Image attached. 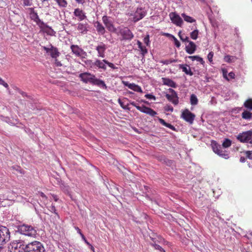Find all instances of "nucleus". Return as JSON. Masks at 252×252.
I'll use <instances>...</instances> for the list:
<instances>
[{"label":"nucleus","instance_id":"1","mask_svg":"<svg viewBox=\"0 0 252 252\" xmlns=\"http://www.w3.org/2000/svg\"><path fill=\"white\" fill-rule=\"evenodd\" d=\"M23 249L25 252H44L45 251L41 243L36 241L26 244Z\"/></svg>","mask_w":252,"mask_h":252},{"label":"nucleus","instance_id":"2","mask_svg":"<svg viewBox=\"0 0 252 252\" xmlns=\"http://www.w3.org/2000/svg\"><path fill=\"white\" fill-rule=\"evenodd\" d=\"M18 231L22 235L31 237H35L37 232L35 228L32 225L23 224L18 227Z\"/></svg>","mask_w":252,"mask_h":252},{"label":"nucleus","instance_id":"3","mask_svg":"<svg viewBox=\"0 0 252 252\" xmlns=\"http://www.w3.org/2000/svg\"><path fill=\"white\" fill-rule=\"evenodd\" d=\"M115 33L122 36V40L130 41L134 37L133 34L127 27L119 26L117 28L116 32Z\"/></svg>","mask_w":252,"mask_h":252},{"label":"nucleus","instance_id":"4","mask_svg":"<svg viewBox=\"0 0 252 252\" xmlns=\"http://www.w3.org/2000/svg\"><path fill=\"white\" fill-rule=\"evenodd\" d=\"M146 14V10L142 7H137L136 10L127 14L129 16L132 17V21L135 23L143 19Z\"/></svg>","mask_w":252,"mask_h":252},{"label":"nucleus","instance_id":"5","mask_svg":"<svg viewBox=\"0 0 252 252\" xmlns=\"http://www.w3.org/2000/svg\"><path fill=\"white\" fill-rule=\"evenodd\" d=\"M236 138L240 142L250 144L252 146V129L239 133Z\"/></svg>","mask_w":252,"mask_h":252},{"label":"nucleus","instance_id":"6","mask_svg":"<svg viewBox=\"0 0 252 252\" xmlns=\"http://www.w3.org/2000/svg\"><path fill=\"white\" fill-rule=\"evenodd\" d=\"M10 234L9 229L5 226H0V246H2L10 240Z\"/></svg>","mask_w":252,"mask_h":252},{"label":"nucleus","instance_id":"7","mask_svg":"<svg viewBox=\"0 0 252 252\" xmlns=\"http://www.w3.org/2000/svg\"><path fill=\"white\" fill-rule=\"evenodd\" d=\"M102 20L106 28L109 32H116L117 28L114 27L110 17L106 15L103 16L102 18Z\"/></svg>","mask_w":252,"mask_h":252},{"label":"nucleus","instance_id":"8","mask_svg":"<svg viewBox=\"0 0 252 252\" xmlns=\"http://www.w3.org/2000/svg\"><path fill=\"white\" fill-rule=\"evenodd\" d=\"M72 52L75 56L82 59H85L87 56V53L78 45H72L70 47Z\"/></svg>","mask_w":252,"mask_h":252},{"label":"nucleus","instance_id":"9","mask_svg":"<svg viewBox=\"0 0 252 252\" xmlns=\"http://www.w3.org/2000/svg\"><path fill=\"white\" fill-rule=\"evenodd\" d=\"M106 62L107 60L104 59L102 60H99L98 59H96L94 62H92L91 60H87L85 62L86 64L92 63V65L91 67H93V65L96 66L98 69H102L103 70H105L106 69Z\"/></svg>","mask_w":252,"mask_h":252},{"label":"nucleus","instance_id":"10","mask_svg":"<svg viewBox=\"0 0 252 252\" xmlns=\"http://www.w3.org/2000/svg\"><path fill=\"white\" fill-rule=\"evenodd\" d=\"M170 94H167L165 95L166 98L173 104L176 105L179 103V98L177 93L172 89H169Z\"/></svg>","mask_w":252,"mask_h":252},{"label":"nucleus","instance_id":"11","mask_svg":"<svg viewBox=\"0 0 252 252\" xmlns=\"http://www.w3.org/2000/svg\"><path fill=\"white\" fill-rule=\"evenodd\" d=\"M212 149L213 151L220 157L225 159L229 158L228 154L225 151H223L221 150L220 146L218 145L217 143H214L212 144Z\"/></svg>","mask_w":252,"mask_h":252},{"label":"nucleus","instance_id":"12","mask_svg":"<svg viewBox=\"0 0 252 252\" xmlns=\"http://www.w3.org/2000/svg\"><path fill=\"white\" fill-rule=\"evenodd\" d=\"M81 81L85 83H91L92 84L93 80L95 77V75L92 74L89 72H84L80 73L79 75Z\"/></svg>","mask_w":252,"mask_h":252},{"label":"nucleus","instance_id":"13","mask_svg":"<svg viewBox=\"0 0 252 252\" xmlns=\"http://www.w3.org/2000/svg\"><path fill=\"white\" fill-rule=\"evenodd\" d=\"M107 45L102 42H99L95 46V50L97 52V57L104 58L105 57V51Z\"/></svg>","mask_w":252,"mask_h":252},{"label":"nucleus","instance_id":"14","mask_svg":"<svg viewBox=\"0 0 252 252\" xmlns=\"http://www.w3.org/2000/svg\"><path fill=\"white\" fill-rule=\"evenodd\" d=\"M181 118L189 124H192L194 121L195 115L191 113L188 109H186L182 112Z\"/></svg>","mask_w":252,"mask_h":252},{"label":"nucleus","instance_id":"15","mask_svg":"<svg viewBox=\"0 0 252 252\" xmlns=\"http://www.w3.org/2000/svg\"><path fill=\"white\" fill-rule=\"evenodd\" d=\"M169 17L172 22L177 26L182 27L183 21L180 16L175 12H171L169 14Z\"/></svg>","mask_w":252,"mask_h":252},{"label":"nucleus","instance_id":"16","mask_svg":"<svg viewBox=\"0 0 252 252\" xmlns=\"http://www.w3.org/2000/svg\"><path fill=\"white\" fill-rule=\"evenodd\" d=\"M136 109L141 112L149 115L152 117H154L157 114V113L153 109L144 105L136 107Z\"/></svg>","mask_w":252,"mask_h":252},{"label":"nucleus","instance_id":"17","mask_svg":"<svg viewBox=\"0 0 252 252\" xmlns=\"http://www.w3.org/2000/svg\"><path fill=\"white\" fill-rule=\"evenodd\" d=\"M73 15L77 17V20L79 21H83L87 18L85 12L79 8L74 9Z\"/></svg>","mask_w":252,"mask_h":252},{"label":"nucleus","instance_id":"18","mask_svg":"<svg viewBox=\"0 0 252 252\" xmlns=\"http://www.w3.org/2000/svg\"><path fill=\"white\" fill-rule=\"evenodd\" d=\"M30 17L32 20L36 22L39 26H40L41 25H44V22L39 19L37 12L34 11L33 8H30Z\"/></svg>","mask_w":252,"mask_h":252},{"label":"nucleus","instance_id":"19","mask_svg":"<svg viewBox=\"0 0 252 252\" xmlns=\"http://www.w3.org/2000/svg\"><path fill=\"white\" fill-rule=\"evenodd\" d=\"M89 28V25L87 23H79L77 24V29L81 34H84L88 32Z\"/></svg>","mask_w":252,"mask_h":252},{"label":"nucleus","instance_id":"20","mask_svg":"<svg viewBox=\"0 0 252 252\" xmlns=\"http://www.w3.org/2000/svg\"><path fill=\"white\" fill-rule=\"evenodd\" d=\"M196 49V46L192 41H189V44L186 46V51L189 54L194 53Z\"/></svg>","mask_w":252,"mask_h":252},{"label":"nucleus","instance_id":"21","mask_svg":"<svg viewBox=\"0 0 252 252\" xmlns=\"http://www.w3.org/2000/svg\"><path fill=\"white\" fill-rule=\"evenodd\" d=\"M94 26L99 34L103 35L105 32V29L104 26L98 21H96L94 24Z\"/></svg>","mask_w":252,"mask_h":252},{"label":"nucleus","instance_id":"22","mask_svg":"<svg viewBox=\"0 0 252 252\" xmlns=\"http://www.w3.org/2000/svg\"><path fill=\"white\" fill-rule=\"evenodd\" d=\"M180 69H181L182 71L185 72L186 74L190 76L193 75V72L191 71L190 67L187 64H180L178 65Z\"/></svg>","mask_w":252,"mask_h":252},{"label":"nucleus","instance_id":"23","mask_svg":"<svg viewBox=\"0 0 252 252\" xmlns=\"http://www.w3.org/2000/svg\"><path fill=\"white\" fill-rule=\"evenodd\" d=\"M163 84L172 88H176L177 85L172 80L168 78H162Z\"/></svg>","mask_w":252,"mask_h":252},{"label":"nucleus","instance_id":"24","mask_svg":"<svg viewBox=\"0 0 252 252\" xmlns=\"http://www.w3.org/2000/svg\"><path fill=\"white\" fill-rule=\"evenodd\" d=\"M49 54L53 59H56L60 55V53L59 52L57 48L51 46V50Z\"/></svg>","mask_w":252,"mask_h":252},{"label":"nucleus","instance_id":"25","mask_svg":"<svg viewBox=\"0 0 252 252\" xmlns=\"http://www.w3.org/2000/svg\"><path fill=\"white\" fill-rule=\"evenodd\" d=\"M93 85H96L99 87H102L103 88L106 89L107 86L105 83V82L99 79L96 78L95 77H94L93 82L92 83Z\"/></svg>","mask_w":252,"mask_h":252},{"label":"nucleus","instance_id":"26","mask_svg":"<svg viewBox=\"0 0 252 252\" xmlns=\"http://www.w3.org/2000/svg\"><path fill=\"white\" fill-rule=\"evenodd\" d=\"M237 57L233 56L225 55L224 57V61L228 63H234L237 60Z\"/></svg>","mask_w":252,"mask_h":252},{"label":"nucleus","instance_id":"27","mask_svg":"<svg viewBox=\"0 0 252 252\" xmlns=\"http://www.w3.org/2000/svg\"><path fill=\"white\" fill-rule=\"evenodd\" d=\"M188 58L192 61H196L200 62L202 65H204L205 64V62L203 61V59L199 56H189Z\"/></svg>","mask_w":252,"mask_h":252},{"label":"nucleus","instance_id":"28","mask_svg":"<svg viewBox=\"0 0 252 252\" xmlns=\"http://www.w3.org/2000/svg\"><path fill=\"white\" fill-rule=\"evenodd\" d=\"M181 15L184 18V20L187 22L192 23L195 22V20L194 18L187 15L185 13H182Z\"/></svg>","mask_w":252,"mask_h":252},{"label":"nucleus","instance_id":"29","mask_svg":"<svg viewBox=\"0 0 252 252\" xmlns=\"http://www.w3.org/2000/svg\"><path fill=\"white\" fill-rule=\"evenodd\" d=\"M61 8H66L68 3L66 0H54Z\"/></svg>","mask_w":252,"mask_h":252},{"label":"nucleus","instance_id":"30","mask_svg":"<svg viewBox=\"0 0 252 252\" xmlns=\"http://www.w3.org/2000/svg\"><path fill=\"white\" fill-rule=\"evenodd\" d=\"M242 117L244 119L250 120L252 117V113L248 111H244L242 114Z\"/></svg>","mask_w":252,"mask_h":252},{"label":"nucleus","instance_id":"31","mask_svg":"<svg viewBox=\"0 0 252 252\" xmlns=\"http://www.w3.org/2000/svg\"><path fill=\"white\" fill-rule=\"evenodd\" d=\"M198 102L197 96L194 94H192L190 97V102L191 105H196Z\"/></svg>","mask_w":252,"mask_h":252},{"label":"nucleus","instance_id":"32","mask_svg":"<svg viewBox=\"0 0 252 252\" xmlns=\"http://www.w3.org/2000/svg\"><path fill=\"white\" fill-rule=\"evenodd\" d=\"M123 84L125 86L127 87L129 89L134 91V88H135L136 86H137L136 84L134 83H129L127 81H123Z\"/></svg>","mask_w":252,"mask_h":252},{"label":"nucleus","instance_id":"33","mask_svg":"<svg viewBox=\"0 0 252 252\" xmlns=\"http://www.w3.org/2000/svg\"><path fill=\"white\" fill-rule=\"evenodd\" d=\"M177 60L175 59H169V60H162L160 62V63L163 64L168 65L173 63L177 62Z\"/></svg>","mask_w":252,"mask_h":252},{"label":"nucleus","instance_id":"34","mask_svg":"<svg viewBox=\"0 0 252 252\" xmlns=\"http://www.w3.org/2000/svg\"><path fill=\"white\" fill-rule=\"evenodd\" d=\"M244 106L248 109L252 110V99H249L246 101L244 103Z\"/></svg>","mask_w":252,"mask_h":252},{"label":"nucleus","instance_id":"35","mask_svg":"<svg viewBox=\"0 0 252 252\" xmlns=\"http://www.w3.org/2000/svg\"><path fill=\"white\" fill-rule=\"evenodd\" d=\"M198 31L197 30H195L191 32L190 34V37L193 40H196L198 37Z\"/></svg>","mask_w":252,"mask_h":252},{"label":"nucleus","instance_id":"36","mask_svg":"<svg viewBox=\"0 0 252 252\" xmlns=\"http://www.w3.org/2000/svg\"><path fill=\"white\" fill-rule=\"evenodd\" d=\"M231 145V141L228 139H225L222 143V146L224 148H228Z\"/></svg>","mask_w":252,"mask_h":252},{"label":"nucleus","instance_id":"37","mask_svg":"<svg viewBox=\"0 0 252 252\" xmlns=\"http://www.w3.org/2000/svg\"><path fill=\"white\" fill-rule=\"evenodd\" d=\"M139 49L141 52V54L143 55V56H144L148 52L146 47L143 45H142L141 47H139Z\"/></svg>","mask_w":252,"mask_h":252},{"label":"nucleus","instance_id":"38","mask_svg":"<svg viewBox=\"0 0 252 252\" xmlns=\"http://www.w3.org/2000/svg\"><path fill=\"white\" fill-rule=\"evenodd\" d=\"M24 6H30L32 5V0H22Z\"/></svg>","mask_w":252,"mask_h":252},{"label":"nucleus","instance_id":"39","mask_svg":"<svg viewBox=\"0 0 252 252\" xmlns=\"http://www.w3.org/2000/svg\"><path fill=\"white\" fill-rule=\"evenodd\" d=\"M179 35L180 36V38L181 40H182L183 42H189V41L188 40L189 37L187 36H183L181 34V33H179Z\"/></svg>","mask_w":252,"mask_h":252},{"label":"nucleus","instance_id":"40","mask_svg":"<svg viewBox=\"0 0 252 252\" xmlns=\"http://www.w3.org/2000/svg\"><path fill=\"white\" fill-rule=\"evenodd\" d=\"M213 56H214V53L213 52H210L208 54L207 58H208V61H209V62L210 63H213Z\"/></svg>","mask_w":252,"mask_h":252},{"label":"nucleus","instance_id":"41","mask_svg":"<svg viewBox=\"0 0 252 252\" xmlns=\"http://www.w3.org/2000/svg\"><path fill=\"white\" fill-rule=\"evenodd\" d=\"M151 245L154 247V248L157 250H158L159 251H164L163 249L160 247L159 245H157L156 244H151Z\"/></svg>","mask_w":252,"mask_h":252},{"label":"nucleus","instance_id":"42","mask_svg":"<svg viewBox=\"0 0 252 252\" xmlns=\"http://www.w3.org/2000/svg\"><path fill=\"white\" fill-rule=\"evenodd\" d=\"M145 97L146 98L149 99H152V100H155L156 99V96L155 95H153L152 94H146L145 95Z\"/></svg>","mask_w":252,"mask_h":252},{"label":"nucleus","instance_id":"43","mask_svg":"<svg viewBox=\"0 0 252 252\" xmlns=\"http://www.w3.org/2000/svg\"><path fill=\"white\" fill-rule=\"evenodd\" d=\"M48 210L56 215H58V213L56 212V209L54 205L52 204L51 206L49 207Z\"/></svg>","mask_w":252,"mask_h":252},{"label":"nucleus","instance_id":"44","mask_svg":"<svg viewBox=\"0 0 252 252\" xmlns=\"http://www.w3.org/2000/svg\"><path fill=\"white\" fill-rule=\"evenodd\" d=\"M144 42L147 46L150 45V37L149 35H147L144 38Z\"/></svg>","mask_w":252,"mask_h":252},{"label":"nucleus","instance_id":"45","mask_svg":"<svg viewBox=\"0 0 252 252\" xmlns=\"http://www.w3.org/2000/svg\"><path fill=\"white\" fill-rule=\"evenodd\" d=\"M47 28H48V30L46 31V32L51 35H54V33H55V32L53 31V30L51 28H50L48 26H47Z\"/></svg>","mask_w":252,"mask_h":252},{"label":"nucleus","instance_id":"46","mask_svg":"<svg viewBox=\"0 0 252 252\" xmlns=\"http://www.w3.org/2000/svg\"><path fill=\"white\" fill-rule=\"evenodd\" d=\"M174 41V44L177 47H179L181 45L180 42L177 40V39L174 36L172 35Z\"/></svg>","mask_w":252,"mask_h":252},{"label":"nucleus","instance_id":"47","mask_svg":"<svg viewBox=\"0 0 252 252\" xmlns=\"http://www.w3.org/2000/svg\"><path fill=\"white\" fill-rule=\"evenodd\" d=\"M0 85L3 86L5 88H7V89H9L8 85L6 82H5V81L1 78H0Z\"/></svg>","mask_w":252,"mask_h":252},{"label":"nucleus","instance_id":"48","mask_svg":"<svg viewBox=\"0 0 252 252\" xmlns=\"http://www.w3.org/2000/svg\"><path fill=\"white\" fill-rule=\"evenodd\" d=\"M51 46H53V45L52 44H50L48 47H46V46H43L42 48L47 53L49 54V53L51 50Z\"/></svg>","mask_w":252,"mask_h":252},{"label":"nucleus","instance_id":"49","mask_svg":"<svg viewBox=\"0 0 252 252\" xmlns=\"http://www.w3.org/2000/svg\"><path fill=\"white\" fill-rule=\"evenodd\" d=\"M164 109L166 111L173 112V107H172L171 105H166L164 107Z\"/></svg>","mask_w":252,"mask_h":252},{"label":"nucleus","instance_id":"50","mask_svg":"<svg viewBox=\"0 0 252 252\" xmlns=\"http://www.w3.org/2000/svg\"><path fill=\"white\" fill-rule=\"evenodd\" d=\"M134 91L136 92H139V93H143V91H142V90L141 88L139 86H138L137 85L136 86L135 88H134Z\"/></svg>","mask_w":252,"mask_h":252},{"label":"nucleus","instance_id":"51","mask_svg":"<svg viewBox=\"0 0 252 252\" xmlns=\"http://www.w3.org/2000/svg\"><path fill=\"white\" fill-rule=\"evenodd\" d=\"M106 64H107L110 67H111L112 69L117 68V67H116L113 63L109 62L108 61H107L106 62Z\"/></svg>","mask_w":252,"mask_h":252},{"label":"nucleus","instance_id":"52","mask_svg":"<svg viewBox=\"0 0 252 252\" xmlns=\"http://www.w3.org/2000/svg\"><path fill=\"white\" fill-rule=\"evenodd\" d=\"M246 155L248 158H249L250 159H252V151H247L246 152Z\"/></svg>","mask_w":252,"mask_h":252},{"label":"nucleus","instance_id":"53","mask_svg":"<svg viewBox=\"0 0 252 252\" xmlns=\"http://www.w3.org/2000/svg\"><path fill=\"white\" fill-rule=\"evenodd\" d=\"M75 229L77 230V232L80 235L82 238H84V235L81 232V230L78 227H75Z\"/></svg>","mask_w":252,"mask_h":252},{"label":"nucleus","instance_id":"54","mask_svg":"<svg viewBox=\"0 0 252 252\" xmlns=\"http://www.w3.org/2000/svg\"><path fill=\"white\" fill-rule=\"evenodd\" d=\"M55 64L57 66H61L62 64L57 59H55Z\"/></svg>","mask_w":252,"mask_h":252},{"label":"nucleus","instance_id":"55","mask_svg":"<svg viewBox=\"0 0 252 252\" xmlns=\"http://www.w3.org/2000/svg\"><path fill=\"white\" fill-rule=\"evenodd\" d=\"M223 76L226 80H228L229 79L227 77V71L225 69H222Z\"/></svg>","mask_w":252,"mask_h":252},{"label":"nucleus","instance_id":"56","mask_svg":"<svg viewBox=\"0 0 252 252\" xmlns=\"http://www.w3.org/2000/svg\"><path fill=\"white\" fill-rule=\"evenodd\" d=\"M165 126L169 128L170 129H171L172 130H174L175 129L174 126H173L171 125V124H168V123H167L166 126Z\"/></svg>","mask_w":252,"mask_h":252},{"label":"nucleus","instance_id":"57","mask_svg":"<svg viewBox=\"0 0 252 252\" xmlns=\"http://www.w3.org/2000/svg\"><path fill=\"white\" fill-rule=\"evenodd\" d=\"M159 122L161 124L164 126H166L167 123L165 122V121L162 119H159Z\"/></svg>","mask_w":252,"mask_h":252},{"label":"nucleus","instance_id":"58","mask_svg":"<svg viewBox=\"0 0 252 252\" xmlns=\"http://www.w3.org/2000/svg\"><path fill=\"white\" fill-rule=\"evenodd\" d=\"M228 76L231 79H234L235 78V74L233 72H229Z\"/></svg>","mask_w":252,"mask_h":252},{"label":"nucleus","instance_id":"59","mask_svg":"<svg viewBox=\"0 0 252 252\" xmlns=\"http://www.w3.org/2000/svg\"><path fill=\"white\" fill-rule=\"evenodd\" d=\"M76 2L79 4H83L85 2V0H75Z\"/></svg>","mask_w":252,"mask_h":252},{"label":"nucleus","instance_id":"60","mask_svg":"<svg viewBox=\"0 0 252 252\" xmlns=\"http://www.w3.org/2000/svg\"><path fill=\"white\" fill-rule=\"evenodd\" d=\"M19 92L23 96H27V95L26 93L20 90L19 91Z\"/></svg>","mask_w":252,"mask_h":252},{"label":"nucleus","instance_id":"61","mask_svg":"<svg viewBox=\"0 0 252 252\" xmlns=\"http://www.w3.org/2000/svg\"><path fill=\"white\" fill-rule=\"evenodd\" d=\"M130 104L131 105H132V106H133L135 107L136 108V107H137V106H139V105H137V104H136L135 102H134V101H131V102H130Z\"/></svg>","mask_w":252,"mask_h":252},{"label":"nucleus","instance_id":"62","mask_svg":"<svg viewBox=\"0 0 252 252\" xmlns=\"http://www.w3.org/2000/svg\"><path fill=\"white\" fill-rule=\"evenodd\" d=\"M53 198L55 201H57L58 200V198L57 195L53 194L52 195Z\"/></svg>","mask_w":252,"mask_h":252},{"label":"nucleus","instance_id":"63","mask_svg":"<svg viewBox=\"0 0 252 252\" xmlns=\"http://www.w3.org/2000/svg\"><path fill=\"white\" fill-rule=\"evenodd\" d=\"M240 161L241 162H245V158L244 157H241L240 159Z\"/></svg>","mask_w":252,"mask_h":252},{"label":"nucleus","instance_id":"64","mask_svg":"<svg viewBox=\"0 0 252 252\" xmlns=\"http://www.w3.org/2000/svg\"><path fill=\"white\" fill-rule=\"evenodd\" d=\"M137 43L138 48L141 47V46L142 45V43L139 40H137Z\"/></svg>","mask_w":252,"mask_h":252}]
</instances>
